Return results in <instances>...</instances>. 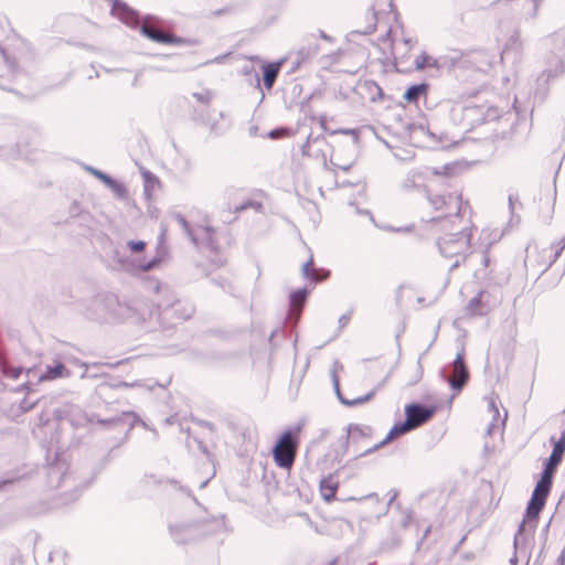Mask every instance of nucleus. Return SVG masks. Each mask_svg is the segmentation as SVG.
Wrapping results in <instances>:
<instances>
[{
    "label": "nucleus",
    "mask_w": 565,
    "mask_h": 565,
    "mask_svg": "<svg viewBox=\"0 0 565 565\" xmlns=\"http://www.w3.org/2000/svg\"><path fill=\"white\" fill-rule=\"evenodd\" d=\"M428 89H429V85L427 83H420L417 85H413L405 92L404 99L407 103L416 104L422 96H424V97L427 96Z\"/></svg>",
    "instance_id": "12"
},
{
    "label": "nucleus",
    "mask_w": 565,
    "mask_h": 565,
    "mask_svg": "<svg viewBox=\"0 0 565 565\" xmlns=\"http://www.w3.org/2000/svg\"><path fill=\"white\" fill-rule=\"evenodd\" d=\"M340 482L334 475H329L320 481V494L326 502H332L337 498Z\"/></svg>",
    "instance_id": "8"
},
{
    "label": "nucleus",
    "mask_w": 565,
    "mask_h": 565,
    "mask_svg": "<svg viewBox=\"0 0 565 565\" xmlns=\"http://www.w3.org/2000/svg\"><path fill=\"white\" fill-rule=\"evenodd\" d=\"M111 12L114 15L122 20L127 24L137 22V14L125 2L115 0L113 3Z\"/></svg>",
    "instance_id": "9"
},
{
    "label": "nucleus",
    "mask_w": 565,
    "mask_h": 565,
    "mask_svg": "<svg viewBox=\"0 0 565 565\" xmlns=\"http://www.w3.org/2000/svg\"><path fill=\"white\" fill-rule=\"evenodd\" d=\"M282 62L267 63L263 65V81L267 89H271L280 72Z\"/></svg>",
    "instance_id": "10"
},
{
    "label": "nucleus",
    "mask_w": 565,
    "mask_h": 565,
    "mask_svg": "<svg viewBox=\"0 0 565 565\" xmlns=\"http://www.w3.org/2000/svg\"><path fill=\"white\" fill-rule=\"evenodd\" d=\"M565 454V433L554 444L553 451L545 465L544 471L541 476V479L536 483L534 491L532 493L531 500L526 508V516L530 520H536L539 519V515L541 511L543 510L547 497L550 494V491L552 489L553 484V477L554 473L558 467V465L562 462L563 457Z\"/></svg>",
    "instance_id": "1"
},
{
    "label": "nucleus",
    "mask_w": 565,
    "mask_h": 565,
    "mask_svg": "<svg viewBox=\"0 0 565 565\" xmlns=\"http://www.w3.org/2000/svg\"><path fill=\"white\" fill-rule=\"evenodd\" d=\"M140 30L146 38L159 44L172 46H181L186 44L185 39L178 36L171 32L163 31L160 28L156 26L153 23L148 21L143 22Z\"/></svg>",
    "instance_id": "5"
},
{
    "label": "nucleus",
    "mask_w": 565,
    "mask_h": 565,
    "mask_svg": "<svg viewBox=\"0 0 565 565\" xmlns=\"http://www.w3.org/2000/svg\"><path fill=\"white\" fill-rule=\"evenodd\" d=\"M371 11L374 18V24H382L388 30L398 18V12L395 9L393 0H373Z\"/></svg>",
    "instance_id": "4"
},
{
    "label": "nucleus",
    "mask_w": 565,
    "mask_h": 565,
    "mask_svg": "<svg viewBox=\"0 0 565 565\" xmlns=\"http://www.w3.org/2000/svg\"><path fill=\"white\" fill-rule=\"evenodd\" d=\"M253 204L252 203H248V204H244L243 206L239 207V210H244L246 209L247 206H252ZM236 210H238V207H236Z\"/></svg>",
    "instance_id": "25"
},
{
    "label": "nucleus",
    "mask_w": 565,
    "mask_h": 565,
    "mask_svg": "<svg viewBox=\"0 0 565 565\" xmlns=\"http://www.w3.org/2000/svg\"><path fill=\"white\" fill-rule=\"evenodd\" d=\"M131 247H136V248L143 247V243L134 244Z\"/></svg>",
    "instance_id": "26"
},
{
    "label": "nucleus",
    "mask_w": 565,
    "mask_h": 565,
    "mask_svg": "<svg viewBox=\"0 0 565 565\" xmlns=\"http://www.w3.org/2000/svg\"><path fill=\"white\" fill-rule=\"evenodd\" d=\"M374 395V393H370L369 395L366 396H363V397H359L356 399H353V401H342L345 405H349V406H353V405H358V404H362V403H365L367 401H370L372 398V396Z\"/></svg>",
    "instance_id": "23"
},
{
    "label": "nucleus",
    "mask_w": 565,
    "mask_h": 565,
    "mask_svg": "<svg viewBox=\"0 0 565 565\" xmlns=\"http://www.w3.org/2000/svg\"><path fill=\"white\" fill-rule=\"evenodd\" d=\"M151 267H152V265H150V264H149V265L145 266V267H143V269H146V270H147V269H149V268H151Z\"/></svg>",
    "instance_id": "29"
},
{
    "label": "nucleus",
    "mask_w": 565,
    "mask_h": 565,
    "mask_svg": "<svg viewBox=\"0 0 565 565\" xmlns=\"http://www.w3.org/2000/svg\"><path fill=\"white\" fill-rule=\"evenodd\" d=\"M415 68L422 71L424 68L438 67V62L426 52H422L414 60Z\"/></svg>",
    "instance_id": "14"
},
{
    "label": "nucleus",
    "mask_w": 565,
    "mask_h": 565,
    "mask_svg": "<svg viewBox=\"0 0 565 565\" xmlns=\"http://www.w3.org/2000/svg\"><path fill=\"white\" fill-rule=\"evenodd\" d=\"M21 372H22V370L20 367H15V366H11V365H4V367H3V374L13 380L18 379L20 376Z\"/></svg>",
    "instance_id": "19"
},
{
    "label": "nucleus",
    "mask_w": 565,
    "mask_h": 565,
    "mask_svg": "<svg viewBox=\"0 0 565 565\" xmlns=\"http://www.w3.org/2000/svg\"><path fill=\"white\" fill-rule=\"evenodd\" d=\"M437 412V406H424L417 403L405 405V422L396 423L390 429L386 437L377 444L374 449H379L392 440L403 436L429 422Z\"/></svg>",
    "instance_id": "2"
},
{
    "label": "nucleus",
    "mask_w": 565,
    "mask_h": 565,
    "mask_svg": "<svg viewBox=\"0 0 565 565\" xmlns=\"http://www.w3.org/2000/svg\"><path fill=\"white\" fill-rule=\"evenodd\" d=\"M90 173L93 175H95L96 178H98L103 183H105L107 186L108 184L113 183V179L110 177H108L107 174L103 173L102 171L99 170H96V169H93L90 168L89 169Z\"/></svg>",
    "instance_id": "21"
},
{
    "label": "nucleus",
    "mask_w": 565,
    "mask_h": 565,
    "mask_svg": "<svg viewBox=\"0 0 565 565\" xmlns=\"http://www.w3.org/2000/svg\"><path fill=\"white\" fill-rule=\"evenodd\" d=\"M294 135V131L291 128L282 127L271 130L268 134V137L270 139H282V138H289Z\"/></svg>",
    "instance_id": "18"
},
{
    "label": "nucleus",
    "mask_w": 565,
    "mask_h": 565,
    "mask_svg": "<svg viewBox=\"0 0 565 565\" xmlns=\"http://www.w3.org/2000/svg\"><path fill=\"white\" fill-rule=\"evenodd\" d=\"M483 291H480L477 297L472 298L466 307L467 313L469 316H480L483 313V303H482Z\"/></svg>",
    "instance_id": "16"
},
{
    "label": "nucleus",
    "mask_w": 565,
    "mask_h": 565,
    "mask_svg": "<svg viewBox=\"0 0 565 565\" xmlns=\"http://www.w3.org/2000/svg\"><path fill=\"white\" fill-rule=\"evenodd\" d=\"M367 430L369 433H371V428L370 427H363V426H360V425H351L349 427V433L351 436H355V435H364V430Z\"/></svg>",
    "instance_id": "22"
},
{
    "label": "nucleus",
    "mask_w": 565,
    "mask_h": 565,
    "mask_svg": "<svg viewBox=\"0 0 565 565\" xmlns=\"http://www.w3.org/2000/svg\"><path fill=\"white\" fill-rule=\"evenodd\" d=\"M468 167L469 164L467 161L458 160L440 167H433L429 169V172L431 175L437 178L452 179L461 175Z\"/></svg>",
    "instance_id": "7"
},
{
    "label": "nucleus",
    "mask_w": 565,
    "mask_h": 565,
    "mask_svg": "<svg viewBox=\"0 0 565 565\" xmlns=\"http://www.w3.org/2000/svg\"><path fill=\"white\" fill-rule=\"evenodd\" d=\"M308 291L306 289H299L290 295V307L294 311L300 312L306 300Z\"/></svg>",
    "instance_id": "15"
},
{
    "label": "nucleus",
    "mask_w": 565,
    "mask_h": 565,
    "mask_svg": "<svg viewBox=\"0 0 565 565\" xmlns=\"http://www.w3.org/2000/svg\"><path fill=\"white\" fill-rule=\"evenodd\" d=\"M454 198L451 195L445 196L440 194H434L429 198L431 205L437 211H445L450 205Z\"/></svg>",
    "instance_id": "17"
},
{
    "label": "nucleus",
    "mask_w": 565,
    "mask_h": 565,
    "mask_svg": "<svg viewBox=\"0 0 565 565\" xmlns=\"http://www.w3.org/2000/svg\"><path fill=\"white\" fill-rule=\"evenodd\" d=\"M298 450L297 436L291 431H284L273 448L275 463L282 469H290L296 460Z\"/></svg>",
    "instance_id": "3"
},
{
    "label": "nucleus",
    "mask_w": 565,
    "mask_h": 565,
    "mask_svg": "<svg viewBox=\"0 0 565 565\" xmlns=\"http://www.w3.org/2000/svg\"><path fill=\"white\" fill-rule=\"evenodd\" d=\"M70 375V371L64 364L58 363L55 366L47 367L46 371L40 376V381H53L58 377H66Z\"/></svg>",
    "instance_id": "13"
},
{
    "label": "nucleus",
    "mask_w": 565,
    "mask_h": 565,
    "mask_svg": "<svg viewBox=\"0 0 565 565\" xmlns=\"http://www.w3.org/2000/svg\"><path fill=\"white\" fill-rule=\"evenodd\" d=\"M469 380V370L465 362V353L459 352L452 363V373L448 380L452 390L460 392Z\"/></svg>",
    "instance_id": "6"
},
{
    "label": "nucleus",
    "mask_w": 565,
    "mask_h": 565,
    "mask_svg": "<svg viewBox=\"0 0 565 565\" xmlns=\"http://www.w3.org/2000/svg\"><path fill=\"white\" fill-rule=\"evenodd\" d=\"M302 273L307 278L315 281L326 280L330 275V273L323 268H316L312 257L303 265Z\"/></svg>",
    "instance_id": "11"
},
{
    "label": "nucleus",
    "mask_w": 565,
    "mask_h": 565,
    "mask_svg": "<svg viewBox=\"0 0 565 565\" xmlns=\"http://www.w3.org/2000/svg\"><path fill=\"white\" fill-rule=\"evenodd\" d=\"M117 194L124 196L126 194V188L122 183L113 180V183L108 184Z\"/></svg>",
    "instance_id": "24"
},
{
    "label": "nucleus",
    "mask_w": 565,
    "mask_h": 565,
    "mask_svg": "<svg viewBox=\"0 0 565 565\" xmlns=\"http://www.w3.org/2000/svg\"><path fill=\"white\" fill-rule=\"evenodd\" d=\"M90 173L93 175H95L96 178H98L103 183H105L107 186L108 184L113 183V179L110 177H108L107 174L103 173L102 171L99 170H96V169H93L90 168L89 169Z\"/></svg>",
    "instance_id": "20"
},
{
    "label": "nucleus",
    "mask_w": 565,
    "mask_h": 565,
    "mask_svg": "<svg viewBox=\"0 0 565 565\" xmlns=\"http://www.w3.org/2000/svg\"><path fill=\"white\" fill-rule=\"evenodd\" d=\"M490 405L497 411V408L494 406V401L493 399H490Z\"/></svg>",
    "instance_id": "27"
},
{
    "label": "nucleus",
    "mask_w": 565,
    "mask_h": 565,
    "mask_svg": "<svg viewBox=\"0 0 565 565\" xmlns=\"http://www.w3.org/2000/svg\"><path fill=\"white\" fill-rule=\"evenodd\" d=\"M181 222H182V225H183L184 227H186V225H188V224H186V222H185L183 218H181Z\"/></svg>",
    "instance_id": "28"
}]
</instances>
